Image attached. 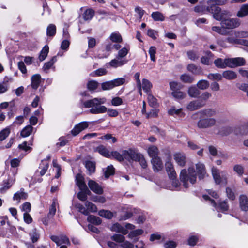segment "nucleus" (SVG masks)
I'll return each mask as SVG.
<instances>
[{"mask_svg":"<svg viewBox=\"0 0 248 248\" xmlns=\"http://www.w3.org/2000/svg\"><path fill=\"white\" fill-rule=\"evenodd\" d=\"M195 167L196 171L194 166H191L188 168L187 170L183 169L180 172L179 178L185 188H188L190 185H193L196 183L197 176L199 179H202L206 175L205 166L203 164L199 162L195 165Z\"/></svg>","mask_w":248,"mask_h":248,"instance_id":"1","label":"nucleus"},{"mask_svg":"<svg viewBox=\"0 0 248 248\" xmlns=\"http://www.w3.org/2000/svg\"><path fill=\"white\" fill-rule=\"evenodd\" d=\"M106 101V99L104 98H94L93 99L84 102L83 105L85 108H91L90 112L92 114L101 113L107 111V108L101 105V104H104Z\"/></svg>","mask_w":248,"mask_h":248,"instance_id":"2","label":"nucleus"},{"mask_svg":"<svg viewBox=\"0 0 248 248\" xmlns=\"http://www.w3.org/2000/svg\"><path fill=\"white\" fill-rule=\"evenodd\" d=\"M219 16H221V19L217 20L220 21L221 25L228 29L236 28L240 25V21L239 19L229 18L232 16V14L228 10H222Z\"/></svg>","mask_w":248,"mask_h":248,"instance_id":"3","label":"nucleus"},{"mask_svg":"<svg viewBox=\"0 0 248 248\" xmlns=\"http://www.w3.org/2000/svg\"><path fill=\"white\" fill-rule=\"evenodd\" d=\"M226 2L227 0H209L207 1V11L212 13L213 16L216 20L220 19L221 16L219 14L222 11L218 6L223 5Z\"/></svg>","mask_w":248,"mask_h":248,"instance_id":"4","label":"nucleus"},{"mask_svg":"<svg viewBox=\"0 0 248 248\" xmlns=\"http://www.w3.org/2000/svg\"><path fill=\"white\" fill-rule=\"evenodd\" d=\"M212 173L217 184L225 185L227 183L228 173L226 171H220L218 169L213 167Z\"/></svg>","mask_w":248,"mask_h":248,"instance_id":"5","label":"nucleus"},{"mask_svg":"<svg viewBox=\"0 0 248 248\" xmlns=\"http://www.w3.org/2000/svg\"><path fill=\"white\" fill-rule=\"evenodd\" d=\"M203 199L206 201H209V202L211 203V205L214 207L217 210H221L222 212L227 211L228 209L229 206L227 204V202L226 200H224L223 201H220L218 204L217 205L214 200H212L207 195H203Z\"/></svg>","mask_w":248,"mask_h":248,"instance_id":"6","label":"nucleus"},{"mask_svg":"<svg viewBox=\"0 0 248 248\" xmlns=\"http://www.w3.org/2000/svg\"><path fill=\"white\" fill-rule=\"evenodd\" d=\"M109 39L115 43L114 44H109V49H115L116 50H119L121 47L120 43L122 42V37L120 33L118 32H114L109 36Z\"/></svg>","mask_w":248,"mask_h":248,"instance_id":"7","label":"nucleus"},{"mask_svg":"<svg viewBox=\"0 0 248 248\" xmlns=\"http://www.w3.org/2000/svg\"><path fill=\"white\" fill-rule=\"evenodd\" d=\"M17 173V169L13 171V177H9L8 179L3 181L1 187L0 188V192L4 193L15 183L16 175Z\"/></svg>","mask_w":248,"mask_h":248,"instance_id":"8","label":"nucleus"},{"mask_svg":"<svg viewBox=\"0 0 248 248\" xmlns=\"http://www.w3.org/2000/svg\"><path fill=\"white\" fill-rule=\"evenodd\" d=\"M216 124V120L214 118L201 119L197 123L198 127L200 128H207L214 126Z\"/></svg>","mask_w":248,"mask_h":248,"instance_id":"9","label":"nucleus"},{"mask_svg":"<svg viewBox=\"0 0 248 248\" xmlns=\"http://www.w3.org/2000/svg\"><path fill=\"white\" fill-rule=\"evenodd\" d=\"M138 154V153L131 149L124 150L123 151V161L124 159L126 160L129 162L135 161Z\"/></svg>","mask_w":248,"mask_h":248,"instance_id":"10","label":"nucleus"},{"mask_svg":"<svg viewBox=\"0 0 248 248\" xmlns=\"http://www.w3.org/2000/svg\"><path fill=\"white\" fill-rule=\"evenodd\" d=\"M226 61L227 62H229V67L231 68L243 65L245 64V60L242 57L227 58Z\"/></svg>","mask_w":248,"mask_h":248,"instance_id":"11","label":"nucleus"},{"mask_svg":"<svg viewBox=\"0 0 248 248\" xmlns=\"http://www.w3.org/2000/svg\"><path fill=\"white\" fill-rule=\"evenodd\" d=\"M50 239L55 242L58 246L62 244H70L69 239L64 235H61L59 236L56 235H51Z\"/></svg>","mask_w":248,"mask_h":248,"instance_id":"12","label":"nucleus"},{"mask_svg":"<svg viewBox=\"0 0 248 248\" xmlns=\"http://www.w3.org/2000/svg\"><path fill=\"white\" fill-rule=\"evenodd\" d=\"M166 172L170 179H174L176 178V173L173 165L170 160L167 161L165 163Z\"/></svg>","mask_w":248,"mask_h":248,"instance_id":"13","label":"nucleus"},{"mask_svg":"<svg viewBox=\"0 0 248 248\" xmlns=\"http://www.w3.org/2000/svg\"><path fill=\"white\" fill-rule=\"evenodd\" d=\"M90 189L93 192L101 194L103 193V188L98 183L93 180H90L88 183Z\"/></svg>","mask_w":248,"mask_h":248,"instance_id":"14","label":"nucleus"},{"mask_svg":"<svg viewBox=\"0 0 248 248\" xmlns=\"http://www.w3.org/2000/svg\"><path fill=\"white\" fill-rule=\"evenodd\" d=\"M88 125V123L87 122L79 123L75 125L74 128L71 130V133L73 135L76 136L81 131L87 128Z\"/></svg>","mask_w":248,"mask_h":248,"instance_id":"15","label":"nucleus"},{"mask_svg":"<svg viewBox=\"0 0 248 248\" xmlns=\"http://www.w3.org/2000/svg\"><path fill=\"white\" fill-rule=\"evenodd\" d=\"M151 163L155 172H158L163 168V163L159 157L152 159Z\"/></svg>","mask_w":248,"mask_h":248,"instance_id":"16","label":"nucleus"},{"mask_svg":"<svg viewBox=\"0 0 248 248\" xmlns=\"http://www.w3.org/2000/svg\"><path fill=\"white\" fill-rule=\"evenodd\" d=\"M128 60L126 59L119 58L117 56L115 59L112 60L109 62V66L116 68L126 64Z\"/></svg>","mask_w":248,"mask_h":248,"instance_id":"17","label":"nucleus"},{"mask_svg":"<svg viewBox=\"0 0 248 248\" xmlns=\"http://www.w3.org/2000/svg\"><path fill=\"white\" fill-rule=\"evenodd\" d=\"M174 159L176 163L180 166L183 167L186 163V157L185 154L177 153L174 155Z\"/></svg>","mask_w":248,"mask_h":248,"instance_id":"18","label":"nucleus"},{"mask_svg":"<svg viewBox=\"0 0 248 248\" xmlns=\"http://www.w3.org/2000/svg\"><path fill=\"white\" fill-rule=\"evenodd\" d=\"M205 103L199 100L190 102L187 106V108L190 111L195 110L204 106Z\"/></svg>","mask_w":248,"mask_h":248,"instance_id":"19","label":"nucleus"},{"mask_svg":"<svg viewBox=\"0 0 248 248\" xmlns=\"http://www.w3.org/2000/svg\"><path fill=\"white\" fill-rule=\"evenodd\" d=\"M41 77L40 74H34L31 77V86L34 90H36L39 87L41 82Z\"/></svg>","mask_w":248,"mask_h":248,"instance_id":"20","label":"nucleus"},{"mask_svg":"<svg viewBox=\"0 0 248 248\" xmlns=\"http://www.w3.org/2000/svg\"><path fill=\"white\" fill-rule=\"evenodd\" d=\"M76 184L81 190L87 189V187L84 181V178L81 174L78 173L76 176Z\"/></svg>","mask_w":248,"mask_h":248,"instance_id":"21","label":"nucleus"},{"mask_svg":"<svg viewBox=\"0 0 248 248\" xmlns=\"http://www.w3.org/2000/svg\"><path fill=\"white\" fill-rule=\"evenodd\" d=\"M50 156H47L46 159L42 160L41 163L39 166V168L41 169V170L40 172V175L41 176L44 175L47 170L49 167L48 160L50 159Z\"/></svg>","mask_w":248,"mask_h":248,"instance_id":"22","label":"nucleus"},{"mask_svg":"<svg viewBox=\"0 0 248 248\" xmlns=\"http://www.w3.org/2000/svg\"><path fill=\"white\" fill-rule=\"evenodd\" d=\"M28 194L24 191V189L21 188L19 191L16 192L13 196V200L17 201L19 203L21 200H26L27 198Z\"/></svg>","mask_w":248,"mask_h":248,"instance_id":"23","label":"nucleus"},{"mask_svg":"<svg viewBox=\"0 0 248 248\" xmlns=\"http://www.w3.org/2000/svg\"><path fill=\"white\" fill-rule=\"evenodd\" d=\"M125 81V78H119L109 81V90L122 85L124 83Z\"/></svg>","mask_w":248,"mask_h":248,"instance_id":"24","label":"nucleus"},{"mask_svg":"<svg viewBox=\"0 0 248 248\" xmlns=\"http://www.w3.org/2000/svg\"><path fill=\"white\" fill-rule=\"evenodd\" d=\"M239 204L242 210L244 211L248 210V200L246 195H242L240 196Z\"/></svg>","mask_w":248,"mask_h":248,"instance_id":"25","label":"nucleus"},{"mask_svg":"<svg viewBox=\"0 0 248 248\" xmlns=\"http://www.w3.org/2000/svg\"><path fill=\"white\" fill-rule=\"evenodd\" d=\"M111 230L116 232H121L123 235L127 234L128 233V231L118 223L114 224L111 227Z\"/></svg>","mask_w":248,"mask_h":248,"instance_id":"26","label":"nucleus"},{"mask_svg":"<svg viewBox=\"0 0 248 248\" xmlns=\"http://www.w3.org/2000/svg\"><path fill=\"white\" fill-rule=\"evenodd\" d=\"M187 70L194 75L202 74V69L200 66H196L193 64H188L187 67Z\"/></svg>","mask_w":248,"mask_h":248,"instance_id":"27","label":"nucleus"},{"mask_svg":"<svg viewBox=\"0 0 248 248\" xmlns=\"http://www.w3.org/2000/svg\"><path fill=\"white\" fill-rule=\"evenodd\" d=\"M144 231L142 229H139L131 231L128 235L129 238L135 240H138V237L143 234Z\"/></svg>","mask_w":248,"mask_h":248,"instance_id":"28","label":"nucleus"},{"mask_svg":"<svg viewBox=\"0 0 248 248\" xmlns=\"http://www.w3.org/2000/svg\"><path fill=\"white\" fill-rule=\"evenodd\" d=\"M199 113L201 115V117L202 118L205 117H208L215 115L216 111L213 108H207L200 111Z\"/></svg>","mask_w":248,"mask_h":248,"instance_id":"29","label":"nucleus"},{"mask_svg":"<svg viewBox=\"0 0 248 248\" xmlns=\"http://www.w3.org/2000/svg\"><path fill=\"white\" fill-rule=\"evenodd\" d=\"M94 151L98 152L105 157H108V151L106 147L100 145L94 149Z\"/></svg>","mask_w":248,"mask_h":248,"instance_id":"30","label":"nucleus"},{"mask_svg":"<svg viewBox=\"0 0 248 248\" xmlns=\"http://www.w3.org/2000/svg\"><path fill=\"white\" fill-rule=\"evenodd\" d=\"M58 206L59 205L57 200L56 199H54L53 200L52 204L51 205L49 209V212L48 214V217H53L55 215L56 212L57 207H58Z\"/></svg>","mask_w":248,"mask_h":248,"instance_id":"31","label":"nucleus"},{"mask_svg":"<svg viewBox=\"0 0 248 248\" xmlns=\"http://www.w3.org/2000/svg\"><path fill=\"white\" fill-rule=\"evenodd\" d=\"M248 15V3L242 5L237 13L238 17H244Z\"/></svg>","mask_w":248,"mask_h":248,"instance_id":"32","label":"nucleus"},{"mask_svg":"<svg viewBox=\"0 0 248 248\" xmlns=\"http://www.w3.org/2000/svg\"><path fill=\"white\" fill-rule=\"evenodd\" d=\"M148 153L152 159L158 157V149L155 146H152L149 147L148 149Z\"/></svg>","mask_w":248,"mask_h":248,"instance_id":"33","label":"nucleus"},{"mask_svg":"<svg viewBox=\"0 0 248 248\" xmlns=\"http://www.w3.org/2000/svg\"><path fill=\"white\" fill-rule=\"evenodd\" d=\"M188 95L193 98H197L200 94L199 89L195 86H190L188 90Z\"/></svg>","mask_w":248,"mask_h":248,"instance_id":"34","label":"nucleus"},{"mask_svg":"<svg viewBox=\"0 0 248 248\" xmlns=\"http://www.w3.org/2000/svg\"><path fill=\"white\" fill-rule=\"evenodd\" d=\"M227 59H225L223 60L221 58H218L217 60H215L214 64L215 65L220 68H224L227 66L229 67V63L227 62Z\"/></svg>","mask_w":248,"mask_h":248,"instance_id":"35","label":"nucleus"},{"mask_svg":"<svg viewBox=\"0 0 248 248\" xmlns=\"http://www.w3.org/2000/svg\"><path fill=\"white\" fill-rule=\"evenodd\" d=\"M56 57H53L49 62L44 64V65L43 66V71L46 73H47L49 69H50L53 66V65L56 62Z\"/></svg>","mask_w":248,"mask_h":248,"instance_id":"36","label":"nucleus"},{"mask_svg":"<svg viewBox=\"0 0 248 248\" xmlns=\"http://www.w3.org/2000/svg\"><path fill=\"white\" fill-rule=\"evenodd\" d=\"M222 77L228 80L236 78L237 75L235 72L232 70L225 71L222 73Z\"/></svg>","mask_w":248,"mask_h":248,"instance_id":"37","label":"nucleus"},{"mask_svg":"<svg viewBox=\"0 0 248 248\" xmlns=\"http://www.w3.org/2000/svg\"><path fill=\"white\" fill-rule=\"evenodd\" d=\"M207 56H203L201 58V62L205 65H210L212 62L211 57H212V54L210 51L207 52Z\"/></svg>","mask_w":248,"mask_h":248,"instance_id":"38","label":"nucleus"},{"mask_svg":"<svg viewBox=\"0 0 248 248\" xmlns=\"http://www.w3.org/2000/svg\"><path fill=\"white\" fill-rule=\"evenodd\" d=\"M49 52V47L47 45L45 46L42 48L39 56V59L40 61H44L47 56Z\"/></svg>","mask_w":248,"mask_h":248,"instance_id":"39","label":"nucleus"},{"mask_svg":"<svg viewBox=\"0 0 248 248\" xmlns=\"http://www.w3.org/2000/svg\"><path fill=\"white\" fill-rule=\"evenodd\" d=\"M151 16L154 21H163L165 20L163 15L160 12H154L151 14Z\"/></svg>","mask_w":248,"mask_h":248,"instance_id":"40","label":"nucleus"},{"mask_svg":"<svg viewBox=\"0 0 248 248\" xmlns=\"http://www.w3.org/2000/svg\"><path fill=\"white\" fill-rule=\"evenodd\" d=\"M181 81L186 83H192L194 80L193 77L187 74H184L180 76Z\"/></svg>","mask_w":248,"mask_h":248,"instance_id":"41","label":"nucleus"},{"mask_svg":"<svg viewBox=\"0 0 248 248\" xmlns=\"http://www.w3.org/2000/svg\"><path fill=\"white\" fill-rule=\"evenodd\" d=\"M129 50L130 47L128 45L125 47H124L119 50L117 56H118L119 58L124 59V58L127 55Z\"/></svg>","mask_w":248,"mask_h":248,"instance_id":"42","label":"nucleus"},{"mask_svg":"<svg viewBox=\"0 0 248 248\" xmlns=\"http://www.w3.org/2000/svg\"><path fill=\"white\" fill-rule=\"evenodd\" d=\"M171 94L172 95L178 100L184 99L186 95V93L180 90L173 91Z\"/></svg>","mask_w":248,"mask_h":248,"instance_id":"43","label":"nucleus"},{"mask_svg":"<svg viewBox=\"0 0 248 248\" xmlns=\"http://www.w3.org/2000/svg\"><path fill=\"white\" fill-rule=\"evenodd\" d=\"M87 221L96 225H98L101 223V220L100 217L93 215H90L88 216Z\"/></svg>","mask_w":248,"mask_h":248,"instance_id":"44","label":"nucleus"},{"mask_svg":"<svg viewBox=\"0 0 248 248\" xmlns=\"http://www.w3.org/2000/svg\"><path fill=\"white\" fill-rule=\"evenodd\" d=\"M135 161H138L142 168L145 169L147 167V163L142 155L139 153Z\"/></svg>","mask_w":248,"mask_h":248,"instance_id":"45","label":"nucleus"},{"mask_svg":"<svg viewBox=\"0 0 248 248\" xmlns=\"http://www.w3.org/2000/svg\"><path fill=\"white\" fill-rule=\"evenodd\" d=\"M151 87L152 84L148 79L145 78L142 79L141 88L145 92L148 93Z\"/></svg>","mask_w":248,"mask_h":248,"instance_id":"46","label":"nucleus"},{"mask_svg":"<svg viewBox=\"0 0 248 248\" xmlns=\"http://www.w3.org/2000/svg\"><path fill=\"white\" fill-rule=\"evenodd\" d=\"M94 11L91 9H87L83 13V18L85 20H91L94 16Z\"/></svg>","mask_w":248,"mask_h":248,"instance_id":"47","label":"nucleus"},{"mask_svg":"<svg viewBox=\"0 0 248 248\" xmlns=\"http://www.w3.org/2000/svg\"><path fill=\"white\" fill-rule=\"evenodd\" d=\"M56 27L54 24H50L48 26L46 30V34L48 36H53L56 34Z\"/></svg>","mask_w":248,"mask_h":248,"instance_id":"48","label":"nucleus"},{"mask_svg":"<svg viewBox=\"0 0 248 248\" xmlns=\"http://www.w3.org/2000/svg\"><path fill=\"white\" fill-rule=\"evenodd\" d=\"M99 83L96 81L93 80L89 81L87 84V88L90 91L96 89Z\"/></svg>","mask_w":248,"mask_h":248,"instance_id":"49","label":"nucleus"},{"mask_svg":"<svg viewBox=\"0 0 248 248\" xmlns=\"http://www.w3.org/2000/svg\"><path fill=\"white\" fill-rule=\"evenodd\" d=\"M199 239L197 235H191L187 239V243L190 246H194L196 245Z\"/></svg>","mask_w":248,"mask_h":248,"instance_id":"50","label":"nucleus"},{"mask_svg":"<svg viewBox=\"0 0 248 248\" xmlns=\"http://www.w3.org/2000/svg\"><path fill=\"white\" fill-rule=\"evenodd\" d=\"M85 167L90 174L94 172L95 170V165L94 162L91 161H86L85 163Z\"/></svg>","mask_w":248,"mask_h":248,"instance_id":"51","label":"nucleus"},{"mask_svg":"<svg viewBox=\"0 0 248 248\" xmlns=\"http://www.w3.org/2000/svg\"><path fill=\"white\" fill-rule=\"evenodd\" d=\"M197 86L199 89L205 90L209 86V83L205 80H201L197 83Z\"/></svg>","mask_w":248,"mask_h":248,"instance_id":"52","label":"nucleus"},{"mask_svg":"<svg viewBox=\"0 0 248 248\" xmlns=\"http://www.w3.org/2000/svg\"><path fill=\"white\" fill-rule=\"evenodd\" d=\"M32 127L31 125L26 126L21 132V135L23 137L29 136L32 131Z\"/></svg>","mask_w":248,"mask_h":248,"instance_id":"53","label":"nucleus"},{"mask_svg":"<svg viewBox=\"0 0 248 248\" xmlns=\"http://www.w3.org/2000/svg\"><path fill=\"white\" fill-rule=\"evenodd\" d=\"M10 130L9 128L7 127L0 132V140L2 141L4 140L9 135Z\"/></svg>","mask_w":248,"mask_h":248,"instance_id":"54","label":"nucleus"},{"mask_svg":"<svg viewBox=\"0 0 248 248\" xmlns=\"http://www.w3.org/2000/svg\"><path fill=\"white\" fill-rule=\"evenodd\" d=\"M85 206L89 211V213L90 212H95L97 211L96 206L91 202L88 201L86 202Z\"/></svg>","mask_w":248,"mask_h":248,"instance_id":"55","label":"nucleus"},{"mask_svg":"<svg viewBox=\"0 0 248 248\" xmlns=\"http://www.w3.org/2000/svg\"><path fill=\"white\" fill-rule=\"evenodd\" d=\"M182 112V108L176 109L175 107H172L168 110V113L169 115L174 116L178 115Z\"/></svg>","mask_w":248,"mask_h":248,"instance_id":"56","label":"nucleus"},{"mask_svg":"<svg viewBox=\"0 0 248 248\" xmlns=\"http://www.w3.org/2000/svg\"><path fill=\"white\" fill-rule=\"evenodd\" d=\"M177 243L174 241H167L164 244V248H176Z\"/></svg>","mask_w":248,"mask_h":248,"instance_id":"57","label":"nucleus"},{"mask_svg":"<svg viewBox=\"0 0 248 248\" xmlns=\"http://www.w3.org/2000/svg\"><path fill=\"white\" fill-rule=\"evenodd\" d=\"M148 100L150 106L152 107H155L157 105L156 99L152 95L149 94L148 95Z\"/></svg>","mask_w":248,"mask_h":248,"instance_id":"58","label":"nucleus"},{"mask_svg":"<svg viewBox=\"0 0 248 248\" xmlns=\"http://www.w3.org/2000/svg\"><path fill=\"white\" fill-rule=\"evenodd\" d=\"M76 207L78 209V211L85 215L89 214V211L85 207L81 204H77L76 205Z\"/></svg>","mask_w":248,"mask_h":248,"instance_id":"59","label":"nucleus"},{"mask_svg":"<svg viewBox=\"0 0 248 248\" xmlns=\"http://www.w3.org/2000/svg\"><path fill=\"white\" fill-rule=\"evenodd\" d=\"M30 236L33 243L37 241L39 238V235L37 232L36 229H33L32 231L30 233Z\"/></svg>","mask_w":248,"mask_h":248,"instance_id":"60","label":"nucleus"},{"mask_svg":"<svg viewBox=\"0 0 248 248\" xmlns=\"http://www.w3.org/2000/svg\"><path fill=\"white\" fill-rule=\"evenodd\" d=\"M111 155L112 157L121 162L123 161V154L121 155L120 153L117 151H113L111 153Z\"/></svg>","mask_w":248,"mask_h":248,"instance_id":"61","label":"nucleus"},{"mask_svg":"<svg viewBox=\"0 0 248 248\" xmlns=\"http://www.w3.org/2000/svg\"><path fill=\"white\" fill-rule=\"evenodd\" d=\"M107 73V71L104 69V68H100L97 70H96L95 71H94L93 73H92L91 75L92 76H101L104 75L106 74Z\"/></svg>","mask_w":248,"mask_h":248,"instance_id":"62","label":"nucleus"},{"mask_svg":"<svg viewBox=\"0 0 248 248\" xmlns=\"http://www.w3.org/2000/svg\"><path fill=\"white\" fill-rule=\"evenodd\" d=\"M170 89L173 91L179 90L181 88V84L175 81H171L170 82Z\"/></svg>","mask_w":248,"mask_h":248,"instance_id":"63","label":"nucleus"},{"mask_svg":"<svg viewBox=\"0 0 248 248\" xmlns=\"http://www.w3.org/2000/svg\"><path fill=\"white\" fill-rule=\"evenodd\" d=\"M233 170L239 176L242 175L244 173V168L240 165H236L233 167Z\"/></svg>","mask_w":248,"mask_h":248,"instance_id":"64","label":"nucleus"}]
</instances>
